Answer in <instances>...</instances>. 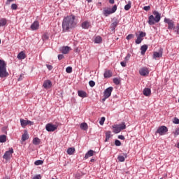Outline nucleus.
<instances>
[{
  "label": "nucleus",
  "mask_w": 179,
  "mask_h": 179,
  "mask_svg": "<svg viewBox=\"0 0 179 179\" xmlns=\"http://www.w3.org/2000/svg\"><path fill=\"white\" fill-rule=\"evenodd\" d=\"M80 128L83 131H87V128H88L87 123L86 122L81 123L80 125Z\"/></svg>",
  "instance_id": "28"
},
{
  "label": "nucleus",
  "mask_w": 179,
  "mask_h": 179,
  "mask_svg": "<svg viewBox=\"0 0 179 179\" xmlns=\"http://www.w3.org/2000/svg\"><path fill=\"white\" fill-rule=\"evenodd\" d=\"M164 22L168 24L169 30H176V24L173 20L165 17Z\"/></svg>",
  "instance_id": "5"
},
{
  "label": "nucleus",
  "mask_w": 179,
  "mask_h": 179,
  "mask_svg": "<svg viewBox=\"0 0 179 179\" xmlns=\"http://www.w3.org/2000/svg\"><path fill=\"white\" fill-rule=\"evenodd\" d=\"M127 157H128L127 154V153H124L123 155H119L117 157V160H118V162H125V159Z\"/></svg>",
  "instance_id": "20"
},
{
  "label": "nucleus",
  "mask_w": 179,
  "mask_h": 179,
  "mask_svg": "<svg viewBox=\"0 0 179 179\" xmlns=\"http://www.w3.org/2000/svg\"><path fill=\"white\" fill-rule=\"evenodd\" d=\"M143 10H146V12H148V10H150V6H144Z\"/></svg>",
  "instance_id": "49"
},
{
  "label": "nucleus",
  "mask_w": 179,
  "mask_h": 179,
  "mask_svg": "<svg viewBox=\"0 0 179 179\" xmlns=\"http://www.w3.org/2000/svg\"><path fill=\"white\" fill-rule=\"evenodd\" d=\"M82 29H87L89 27H90V22L89 21H84L81 24Z\"/></svg>",
  "instance_id": "19"
},
{
  "label": "nucleus",
  "mask_w": 179,
  "mask_h": 179,
  "mask_svg": "<svg viewBox=\"0 0 179 179\" xmlns=\"http://www.w3.org/2000/svg\"><path fill=\"white\" fill-rule=\"evenodd\" d=\"M168 131H169V129H167V127H166V126H161L156 131V134H159L161 136L162 135H165V134L167 133Z\"/></svg>",
  "instance_id": "9"
},
{
  "label": "nucleus",
  "mask_w": 179,
  "mask_h": 179,
  "mask_svg": "<svg viewBox=\"0 0 179 179\" xmlns=\"http://www.w3.org/2000/svg\"><path fill=\"white\" fill-rule=\"evenodd\" d=\"M103 76L105 78H111V76H113V73L111 72V71L108 70L104 72Z\"/></svg>",
  "instance_id": "25"
},
{
  "label": "nucleus",
  "mask_w": 179,
  "mask_h": 179,
  "mask_svg": "<svg viewBox=\"0 0 179 179\" xmlns=\"http://www.w3.org/2000/svg\"><path fill=\"white\" fill-rule=\"evenodd\" d=\"M12 155H13V148H9L8 151H6L3 155V159L4 160H10V157H12Z\"/></svg>",
  "instance_id": "8"
},
{
  "label": "nucleus",
  "mask_w": 179,
  "mask_h": 179,
  "mask_svg": "<svg viewBox=\"0 0 179 179\" xmlns=\"http://www.w3.org/2000/svg\"><path fill=\"white\" fill-rule=\"evenodd\" d=\"M104 121H106V117H102L99 121L100 125H104Z\"/></svg>",
  "instance_id": "43"
},
{
  "label": "nucleus",
  "mask_w": 179,
  "mask_h": 179,
  "mask_svg": "<svg viewBox=\"0 0 179 179\" xmlns=\"http://www.w3.org/2000/svg\"><path fill=\"white\" fill-rule=\"evenodd\" d=\"M139 73L141 76H146L149 75V70L148 68H142L139 70Z\"/></svg>",
  "instance_id": "14"
},
{
  "label": "nucleus",
  "mask_w": 179,
  "mask_h": 179,
  "mask_svg": "<svg viewBox=\"0 0 179 179\" xmlns=\"http://www.w3.org/2000/svg\"><path fill=\"white\" fill-rule=\"evenodd\" d=\"M76 27V22H75V15H69L63 19L62 29L63 31H68Z\"/></svg>",
  "instance_id": "1"
},
{
  "label": "nucleus",
  "mask_w": 179,
  "mask_h": 179,
  "mask_svg": "<svg viewBox=\"0 0 179 179\" xmlns=\"http://www.w3.org/2000/svg\"><path fill=\"white\" fill-rule=\"evenodd\" d=\"M3 179H10V178L8 176H5Z\"/></svg>",
  "instance_id": "59"
},
{
  "label": "nucleus",
  "mask_w": 179,
  "mask_h": 179,
  "mask_svg": "<svg viewBox=\"0 0 179 179\" xmlns=\"http://www.w3.org/2000/svg\"><path fill=\"white\" fill-rule=\"evenodd\" d=\"M99 5H101V2H99Z\"/></svg>",
  "instance_id": "62"
},
{
  "label": "nucleus",
  "mask_w": 179,
  "mask_h": 179,
  "mask_svg": "<svg viewBox=\"0 0 179 179\" xmlns=\"http://www.w3.org/2000/svg\"><path fill=\"white\" fill-rule=\"evenodd\" d=\"M38 27H40L38 21H34L31 25V30H38Z\"/></svg>",
  "instance_id": "17"
},
{
  "label": "nucleus",
  "mask_w": 179,
  "mask_h": 179,
  "mask_svg": "<svg viewBox=\"0 0 179 179\" xmlns=\"http://www.w3.org/2000/svg\"><path fill=\"white\" fill-rule=\"evenodd\" d=\"M15 0H7L6 3H8V2H13Z\"/></svg>",
  "instance_id": "58"
},
{
  "label": "nucleus",
  "mask_w": 179,
  "mask_h": 179,
  "mask_svg": "<svg viewBox=\"0 0 179 179\" xmlns=\"http://www.w3.org/2000/svg\"><path fill=\"white\" fill-rule=\"evenodd\" d=\"M135 37V35L130 34L127 36V40H131V38H134Z\"/></svg>",
  "instance_id": "41"
},
{
  "label": "nucleus",
  "mask_w": 179,
  "mask_h": 179,
  "mask_svg": "<svg viewBox=\"0 0 179 179\" xmlns=\"http://www.w3.org/2000/svg\"><path fill=\"white\" fill-rule=\"evenodd\" d=\"M44 89H50L52 86V83L50 80L44 81L43 85Z\"/></svg>",
  "instance_id": "16"
},
{
  "label": "nucleus",
  "mask_w": 179,
  "mask_h": 179,
  "mask_svg": "<svg viewBox=\"0 0 179 179\" xmlns=\"http://www.w3.org/2000/svg\"><path fill=\"white\" fill-rule=\"evenodd\" d=\"M114 2V0H109V3H110L111 5H113Z\"/></svg>",
  "instance_id": "55"
},
{
  "label": "nucleus",
  "mask_w": 179,
  "mask_h": 179,
  "mask_svg": "<svg viewBox=\"0 0 179 179\" xmlns=\"http://www.w3.org/2000/svg\"><path fill=\"white\" fill-rule=\"evenodd\" d=\"M116 11H117V5H114L111 10L104 9L103 11V13L104 16L107 17V16H109V15H111V13H115Z\"/></svg>",
  "instance_id": "6"
},
{
  "label": "nucleus",
  "mask_w": 179,
  "mask_h": 179,
  "mask_svg": "<svg viewBox=\"0 0 179 179\" xmlns=\"http://www.w3.org/2000/svg\"><path fill=\"white\" fill-rule=\"evenodd\" d=\"M46 66H47V68H48V69L49 71H52V65L46 64Z\"/></svg>",
  "instance_id": "53"
},
{
  "label": "nucleus",
  "mask_w": 179,
  "mask_h": 179,
  "mask_svg": "<svg viewBox=\"0 0 179 179\" xmlns=\"http://www.w3.org/2000/svg\"><path fill=\"white\" fill-rule=\"evenodd\" d=\"M112 128H113L114 134H120L122 130L126 129L127 125H125V122H122L120 124L112 126Z\"/></svg>",
  "instance_id": "4"
},
{
  "label": "nucleus",
  "mask_w": 179,
  "mask_h": 179,
  "mask_svg": "<svg viewBox=\"0 0 179 179\" xmlns=\"http://www.w3.org/2000/svg\"><path fill=\"white\" fill-rule=\"evenodd\" d=\"M40 142H41L40 138L37 137L34 138L32 141L33 144L36 145H40Z\"/></svg>",
  "instance_id": "33"
},
{
  "label": "nucleus",
  "mask_w": 179,
  "mask_h": 179,
  "mask_svg": "<svg viewBox=\"0 0 179 179\" xmlns=\"http://www.w3.org/2000/svg\"><path fill=\"white\" fill-rule=\"evenodd\" d=\"M175 33L176 34H179V23L177 24L176 27H175Z\"/></svg>",
  "instance_id": "40"
},
{
  "label": "nucleus",
  "mask_w": 179,
  "mask_h": 179,
  "mask_svg": "<svg viewBox=\"0 0 179 179\" xmlns=\"http://www.w3.org/2000/svg\"><path fill=\"white\" fill-rule=\"evenodd\" d=\"M43 163H44V162L43 160H36L34 162L35 166H41V164H43Z\"/></svg>",
  "instance_id": "38"
},
{
  "label": "nucleus",
  "mask_w": 179,
  "mask_h": 179,
  "mask_svg": "<svg viewBox=\"0 0 179 179\" xmlns=\"http://www.w3.org/2000/svg\"><path fill=\"white\" fill-rule=\"evenodd\" d=\"M66 72L67 73H72V67H71V66L66 67Z\"/></svg>",
  "instance_id": "39"
},
{
  "label": "nucleus",
  "mask_w": 179,
  "mask_h": 179,
  "mask_svg": "<svg viewBox=\"0 0 179 179\" xmlns=\"http://www.w3.org/2000/svg\"><path fill=\"white\" fill-rule=\"evenodd\" d=\"M95 159L94 158H92L91 159H90V162H91V163H94V162H95Z\"/></svg>",
  "instance_id": "57"
},
{
  "label": "nucleus",
  "mask_w": 179,
  "mask_h": 179,
  "mask_svg": "<svg viewBox=\"0 0 179 179\" xmlns=\"http://www.w3.org/2000/svg\"><path fill=\"white\" fill-rule=\"evenodd\" d=\"M115 146H121V141H120V140H115Z\"/></svg>",
  "instance_id": "46"
},
{
  "label": "nucleus",
  "mask_w": 179,
  "mask_h": 179,
  "mask_svg": "<svg viewBox=\"0 0 179 179\" xmlns=\"http://www.w3.org/2000/svg\"><path fill=\"white\" fill-rule=\"evenodd\" d=\"M78 94L79 97H83V98L87 97V93H86V92L83 90H79L78 92Z\"/></svg>",
  "instance_id": "26"
},
{
  "label": "nucleus",
  "mask_w": 179,
  "mask_h": 179,
  "mask_svg": "<svg viewBox=\"0 0 179 179\" xmlns=\"http://www.w3.org/2000/svg\"><path fill=\"white\" fill-rule=\"evenodd\" d=\"M20 124H21V127L22 128H24V127H27V125H34V122H32L30 120H26L24 119H20Z\"/></svg>",
  "instance_id": "11"
},
{
  "label": "nucleus",
  "mask_w": 179,
  "mask_h": 179,
  "mask_svg": "<svg viewBox=\"0 0 179 179\" xmlns=\"http://www.w3.org/2000/svg\"><path fill=\"white\" fill-rule=\"evenodd\" d=\"M42 38L43 41H47V40L50 38V34H48V33L44 34L42 36Z\"/></svg>",
  "instance_id": "34"
},
{
  "label": "nucleus",
  "mask_w": 179,
  "mask_h": 179,
  "mask_svg": "<svg viewBox=\"0 0 179 179\" xmlns=\"http://www.w3.org/2000/svg\"><path fill=\"white\" fill-rule=\"evenodd\" d=\"M118 139H121L122 141H125V136H124L123 135H119Z\"/></svg>",
  "instance_id": "51"
},
{
  "label": "nucleus",
  "mask_w": 179,
  "mask_h": 179,
  "mask_svg": "<svg viewBox=\"0 0 179 179\" xmlns=\"http://www.w3.org/2000/svg\"><path fill=\"white\" fill-rule=\"evenodd\" d=\"M113 83L115 85H120V83H121V80H120L119 78H113Z\"/></svg>",
  "instance_id": "37"
},
{
  "label": "nucleus",
  "mask_w": 179,
  "mask_h": 179,
  "mask_svg": "<svg viewBox=\"0 0 179 179\" xmlns=\"http://www.w3.org/2000/svg\"><path fill=\"white\" fill-rule=\"evenodd\" d=\"M152 13L154 15H151L148 17V23L150 24V26H153V24L159 23V22H160V19H162V15L158 11L154 10Z\"/></svg>",
  "instance_id": "2"
},
{
  "label": "nucleus",
  "mask_w": 179,
  "mask_h": 179,
  "mask_svg": "<svg viewBox=\"0 0 179 179\" xmlns=\"http://www.w3.org/2000/svg\"><path fill=\"white\" fill-rule=\"evenodd\" d=\"M110 138H111V132L110 131H108L106 132L105 142H108V141H110Z\"/></svg>",
  "instance_id": "30"
},
{
  "label": "nucleus",
  "mask_w": 179,
  "mask_h": 179,
  "mask_svg": "<svg viewBox=\"0 0 179 179\" xmlns=\"http://www.w3.org/2000/svg\"><path fill=\"white\" fill-rule=\"evenodd\" d=\"M32 179H41V175H36Z\"/></svg>",
  "instance_id": "52"
},
{
  "label": "nucleus",
  "mask_w": 179,
  "mask_h": 179,
  "mask_svg": "<svg viewBox=\"0 0 179 179\" xmlns=\"http://www.w3.org/2000/svg\"><path fill=\"white\" fill-rule=\"evenodd\" d=\"M148 51V45H143L141 47V55H145V53Z\"/></svg>",
  "instance_id": "23"
},
{
  "label": "nucleus",
  "mask_w": 179,
  "mask_h": 179,
  "mask_svg": "<svg viewBox=\"0 0 179 179\" xmlns=\"http://www.w3.org/2000/svg\"><path fill=\"white\" fill-rule=\"evenodd\" d=\"M129 58H131V55L127 54V55L124 58V61H129Z\"/></svg>",
  "instance_id": "50"
},
{
  "label": "nucleus",
  "mask_w": 179,
  "mask_h": 179,
  "mask_svg": "<svg viewBox=\"0 0 179 179\" xmlns=\"http://www.w3.org/2000/svg\"><path fill=\"white\" fill-rule=\"evenodd\" d=\"M120 65H122V66H123L124 68H125V66H127V62H120Z\"/></svg>",
  "instance_id": "54"
},
{
  "label": "nucleus",
  "mask_w": 179,
  "mask_h": 179,
  "mask_svg": "<svg viewBox=\"0 0 179 179\" xmlns=\"http://www.w3.org/2000/svg\"><path fill=\"white\" fill-rule=\"evenodd\" d=\"M113 89L114 88L113 87L106 88L103 92V96H105L106 98L110 97V96H111V93H113Z\"/></svg>",
  "instance_id": "12"
},
{
  "label": "nucleus",
  "mask_w": 179,
  "mask_h": 179,
  "mask_svg": "<svg viewBox=\"0 0 179 179\" xmlns=\"http://www.w3.org/2000/svg\"><path fill=\"white\" fill-rule=\"evenodd\" d=\"M94 155V151L93 150H90L85 155V159H89Z\"/></svg>",
  "instance_id": "24"
},
{
  "label": "nucleus",
  "mask_w": 179,
  "mask_h": 179,
  "mask_svg": "<svg viewBox=\"0 0 179 179\" xmlns=\"http://www.w3.org/2000/svg\"><path fill=\"white\" fill-rule=\"evenodd\" d=\"M163 57V49H160L159 52H154L153 58L156 59V58H162Z\"/></svg>",
  "instance_id": "13"
},
{
  "label": "nucleus",
  "mask_w": 179,
  "mask_h": 179,
  "mask_svg": "<svg viewBox=\"0 0 179 179\" xmlns=\"http://www.w3.org/2000/svg\"><path fill=\"white\" fill-rule=\"evenodd\" d=\"M89 85L90 86V87H94V86L96 85V83L93 80H90L89 82Z\"/></svg>",
  "instance_id": "42"
},
{
  "label": "nucleus",
  "mask_w": 179,
  "mask_h": 179,
  "mask_svg": "<svg viewBox=\"0 0 179 179\" xmlns=\"http://www.w3.org/2000/svg\"><path fill=\"white\" fill-rule=\"evenodd\" d=\"M88 3L92 2L93 0H87Z\"/></svg>",
  "instance_id": "61"
},
{
  "label": "nucleus",
  "mask_w": 179,
  "mask_h": 179,
  "mask_svg": "<svg viewBox=\"0 0 179 179\" xmlns=\"http://www.w3.org/2000/svg\"><path fill=\"white\" fill-rule=\"evenodd\" d=\"M69 50H71V48L69 46H64L62 48V52L64 55L69 54Z\"/></svg>",
  "instance_id": "22"
},
{
  "label": "nucleus",
  "mask_w": 179,
  "mask_h": 179,
  "mask_svg": "<svg viewBox=\"0 0 179 179\" xmlns=\"http://www.w3.org/2000/svg\"><path fill=\"white\" fill-rule=\"evenodd\" d=\"M94 41L95 44H101V41H103V38L100 36H98L95 38Z\"/></svg>",
  "instance_id": "27"
},
{
  "label": "nucleus",
  "mask_w": 179,
  "mask_h": 179,
  "mask_svg": "<svg viewBox=\"0 0 179 179\" xmlns=\"http://www.w3.org/2000/svg\"><path fill=\"white\" fill-rule=\"evenodd\" d=\"M173 124H179V119L177 118V117H174L173 120Z\"/></svg>",
  "instance_id": "47"
},
{
  "label": "nucleus",
  "mask_w": 179,
  "mask_h": 179,
  "mask_svg": "<svg viewBox=\"0 0 179 179\" xmlns=\"http://www.w3.org/2000/svg\"><path fill=\"white\" fill-rule=\"evenodd\" d=\"M131 5L132 3L131 2V1H129L128 3L124 6V10H129V9H131Z\"/></svg>",
  "instance_id": "31"
},
{
  "label": "nucleus",
  "mask_w": 179,
  "mask_h": 179,
  "mask_svg": "<svg viewBox=\"0 0 179 179\" xmlns=\"http://www.w3.org/2000/svg\"><path fill=\"white\" fill-rule=\"evenodd\" d=\"M104 97L102 99V101L104 102L106 101V100H107V99L108 98H106V96H103Z\"/></svg>",
  "instance_id": "56"
},
{
  "label": "nucleus",
  "mask_w": 179,
  "mask_h": 179,
  "mask_svg": "<svg viewBox=\"0 0 179 179\" xmlns=\"http://www.w3.org/2000/svg\"><path fill=\"white\" fill-rule=\"evenodd\" d=\"M67 153L70 155H73V153H75V148H68Z\"/></svg>",
  "instance_id": "36"
},
{
  "label": "nucleus",
  "mask_w": 179,
  "mask_h": 179,
  "mask_svg": "<svg viewBox=\"0 0 179 179\" xmlns=\"http://www.w3.org/2000/svg\"><path fill=\"white\" fill-rule=\"evenodd\" d=\"M17 58L20 60L24 59L26 58V53L24 51H21L18 53Z\"/></svg>",
  "instance_id": "21"
},
{
  "label": "nucleus",
  "mask_w": 179,
  "mask_h": 179,
  "mask_svg": "<svg viewBox=\"0 0 179 179\" xmlns=\"http://www.w3.org/2000/svg\"><path fill=\"white\" fill-rule=\"evenodd\" d=\"M64 58H65L64 55H58V59H59V61H61V59H64Z\"/></svg>",
  "instance_id": "48"
},
{
  "label": "nucleus",
  "mask_w": 179,
  "mask_h": 179,
  "mask_svg": "<svg viewBox=\"0 0 179 179\" xmlns=\"http://www.w3.org/2000/svg\"><path fill=\"white\" fill-rule=\"evenodd\" d=\"M6 142V136L5 135L0 136V143H5Z\"/></svg>",
  "instance_id": "35"
},
{
  "label": "nucleus",
  "mask_w": 179,
  "mask_h": 179,
  "mask_svg": "<svg viewBox=\"0 0 179 179\" xmlns=\"http://www.w3.org/2000/svg\"><path fill=\"white\" fill-rule=\"evenodd\" d=\"M27 139H29V134H27V131H25L22 135V142H24L25 141H27Z\"/></svg>",
  "instance_id": "29"
},
{
  "label": "nucleus",
  "mask_w": 179,
  "mask_h": 179,
  "mask_svg": "<svg viewBox=\"0 0 179 179\" xmlns=\"http://www.w3.org/2000/svg\"><path fill=\"white\" fill-rule=\"evenodd\" d=\"M8 76L9 73L6 71V63L0 59V78H8Z\"/></svg>",
  "instance_id": "3"
},
{
  "label": "nucleus",
  "mask_w": 179,
  "mask_h": 179,
  "mask_svg": "<svg viewBox=\"0 0 179 179\" xmlns=\"http://www.w3.org/2000/svg\"><path fill=\"white\" fill-rule=\"evenodd\" d=\"M118 23H120V21L118 20V19L115 18L114 20V22L110 24V30L112 31H114L115 30V27L118 26Z\"/></svg>",
  "instance_id": "15"
},
{
  "label": "nucleus",
  "mask_w": 179,
  "mask_h": 179,
  "mask_svg": "<svg viewBox=\"0 0 179 179\" xmlns=\"http://www.w3.org/2000/svg\"><path fill=\"white\" fill-rule=\"evenodd\" d=\"M143 94H144V96L149 97V96L152 94V90H150V88H145L143 91Z\"/></svg>",
  "instance_id": "18"
},
{
  "label": "nucleus",
  "mask_w": 179,
  "mask_h": 179,
  "mask_svg": "<svg viewBox=\"0 0 179 179\" xmlns=\"http://www.w3.org/2000/svg\"><path fill=\"white\" fill-rule=\"evenodd\" d=\"M58 127L55 124H52L51 123H48L45 126V129L48 131V132H54V131H56Z\"/></svg>",
  "instance_id": "10"
},
{
  "label": "nucleus",
  "mask_w": 179,
  "mask_h": 179,
  "mask_svg": "<svg viewBox=\"0 0 179 179\" xmlns=\"http://www.w3.org/2000/svg\"><path fill=\"white\" fill-rule=\"evenodd\" d=\"M18 81L22 80V76H20V78L17 79Z\"/></svg>",
  "instance_id": "60"
},
{
  "label": "nucleus",
  "mask_w": 179,
  "mask_h": 179,
  "mask_svg": "<svg viewBox=\"0 0 179 179\" xmlns=\"http://www.w3.org/2000/svg\"><path fill=\"white\" fill-rule=\"evenodd\" d=\"M143 37H146V33L139 31V35H137V39L136 40V44H141L143 41Z\"/></svg>",
  "instance_id": "7"
},
{
  "label": "nucleus",
  "mask_w": 179,
  "mask_h": 179,
  "mask_svg": "<svg viewBox=\"0 0 179 179\" xmlns=\"http://www.w3.org/2000/svg\"><path fill=\"white\" fill-rule=\"evenodd\" d=\"M175 136H178L179 135V127L176 129L175 131L173 132Z\"/></svg>",
  "instance_id": "45"
},
{
  "label": "nucleus",
  "mask_w": 179,
  "mask_h": 179,
  "mask_svg": "<svg viewBox=\"0 0 179 179\" xmlns=\"http://www.w3.org/2000/svg\"><path fill=\"white\" fill-rule=\"evenodd\" d=\"M0 44H1V39H0Z\"/></svg>",
  "instance_id": "63"
},
{
  "label": "nucleus",
  "mask_w": 179,
  "mask_h": 179,
  "mask_svg": "<svg viewBox=\"0 0 179 179\" xmlns=\"http://www.w3.org/2000/svg\"><path fill=\"white\" fill-rule=\"evenodd\" d=\"M7 23L6 19L2 18L0 20V27H2L3 26H6Z\"/></svg>",
  "instance_id": "32"
},
{
  "label": "nucleus",
  "mask_w": 179,
  "mask_h": 179,
  "mask_svg": "<svg viewBox=\"0 0 179 179\" xmlns=\"http://www.w3.org/2000/svg\"><path fill=\"white\" fill-rule=\"evenodd\" d=\"M11 9H13V10H16V9H17V5L16 3H13L11 5Z\"/></svg>",
  "instance_id": "44"
}]
</instances>
